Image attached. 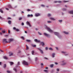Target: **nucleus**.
<instances>
[{
    "instance_id": "nucleus-60",
    "label": "nucleus",
    "mask_w": 73,
    "mask_h": 73,
    "mask_svg": "<svg viewBox=\"0 0 73 73\" xmlns=\"http://www.w3.org/2000/svg\"><path fill=\"white\" fill-rule=\"evenodd\" d=\"M55 64L56 65H57L58 64V63L57 62H55Z\"/></svg>"
},
{
    "instance_id": "nucleus-23",
    "label": "nucleus",
    "mask_w": 73,
    "mask_h": 73,
    "mask_svg": "<svg viewBox=\"0 0 73 73\" xmlns=\"http://www.w3.org/2000/svg\"><path fill=\"white\" fill-rule=\"evenodd\" d=\"M44 71L45 72L48 73V71L47 70H44Z\"/></svg>"
},
{
    "instance_id": "nucleus-14",
    "label": "nucleus",
    "mask_w": 73,
    "mask_h": 73,
    "mask_svg": "<svg viewBox=\"0 0 73 73\" xmlns=\"http://www.w3.org/2000/svg\"><path fill=\"white\" fill-rule=\"evenodd\" d=\"M55 53H53L52 55V58H54L55 57Z\"/></svg>"
},
{
    "instance_id": "nucleus-15",
    "label": "nucleus",
    "mask_w": 73,
    "mask_h": 73,
    "mask_svg": "<svg viewBox=\"0 0 73 73\" xmlns=\"http://www.w3.org/2000/svg\"><path fill=\"white\" fill-rule=\"evenodd\" d=\"M9 56H12L13 55V53L12 52H9Z\"/></svg>"
},
{
    "instance_id": "nucleus-45",
    "label": "nucleus",
    "mask_w": 73,
    "mask_h": 73,
    "mask_svg": "<svg viewBox=\"0 0 73 73\" xmlns=\"http://www.w3.org/2000/svg\"><path fill=\"white\" fill-rule=\"evenodd\" d=\"M7 72L8 73H11V72L7 70Z\"/></svg>"
},
{
    "instance_id": "nucleus-4",
    "label": "nucleus",
    "mask_w": 73,
    "mask_h": 73,
    "mask_svg": "<svg viewBox=\"0 0 73 73\" xmlns=\"http://www.w3.org/2000/svg\"><path fill=\"white\" fill-rule=\"evenodd\" d=\"M3 42L4 43H8V41H7V39H4L3 40Z\"/></svg>"
},
{
    "instance_id": "nucleus-13",
    "label": "nucleus",
    "mask_w": 73,
    "mask_h": 73,
    "mask_svg": "<svg viewBox=\"0 0 73 73\" xmlns=\"http://www.w3.org/2000/svg\"><path fill=\"white\" fill-rule=\"evenodd\" d=\"M40 44L43 46L44 45V42H41Z\"/></svg>"
},
{
    "instance_id": "nucleus-27",
    "label": "nucleus",
    "mask_w": 73,
    "mask_h": 73,
    "mask_svg": "<svg viewBox=\"0 0 73 73\" xmlns=\"http://www.w3.org/2000/svg\"><path fill=\"white\" fill-rule=\"evenodd\" d=\"M2 32L3 34H4L6 32H5V31H2Z\"/></svg>"
},
{
    "instance_id": "nucleus-44",
    "label": "nucleus",
    "mask_w": 73,
    "mask_h": 73,
    "mask_svg": "<svg viewBox=\"0 0 73 73\" xmlns=\"http://www.w3.org/2000/svg\"><path fill=\"white\" fill-rule=\"evenodd\" d=\"M58 21L59 22V23H61V22L62 21V20H59Z\"/></svg>"
},
{
    "instance_id": "nucleus-35",
    "label": "nucleus",
    "mask_w": 73,
    "mask_h": 73,
    "mask_svg": "<svg viewBox=\"0 0 73 73\" xmlns=\"http://www.w3.org/2000/svg\"><path fill=\"white\" fill-rule=\"evenodd\" d=\"M34 50L32 51V54L33 55L34 54Z\"/></svg>"
},
{
    "instance_id": "nucleus-6",
    "label": "nucleus",
    "mask_w": 73,
    "mask_h": 73,
    "mask_svg": "<svg viewBox=\"0 0 73 73\" xmlns=\"http://www.w3.org/2000/svg\"><path fill=\"white\" fill-rule=\"evenodd\" d=\"M13 38H10L9 39V43H10L11 42L13 41Z\"/></svg>"
},
{
    "instance_id": "nucleus-28",
    "label": "nucleus",
    "mask_w": 73,
    "mask_h": 73,
    "mask_svg": "<svg viewBox=\"0 0 73 73\" xmlns=\"http://www.w3.org/2000/svg\"><path fill=\"white\" fill-rule=\"evenodd\" d=\"M54 2H55V3H56V2H58L59 3H60L61 2L60 1H54Z\"/></svg>"
},
{
    "instance_id": "nucleus-58",
    "label": "nucleus",
    "mask_w": 73,
    "mask_h": 73,
    "mask_svg": "<svg viewBox=\"0 0 73 73\" xmlns=\"http://www.w3.org/2000/svg\"><path fill=\"white\" fill-rule=\"evenodd\" d=\"M41 6H42V7H45V6H44V5H41Z\"/></svg>"
},
{
    "instance_id": "nucleus-33",
    "label": "nucleus",
    "mask_w": 73,
    "mask_h": 73,
    "mask_svg": "<svg viewBox=\"0 0 73 73\" xmlns=\"http://www.w3.org/2000/svg\"><path fill=\"white\" fill-rule=\"evenodd\" d=\"M0 12H1V13H3V10L1 9H0Z\"/></svg>"
},
{
    "instance_id": "nucleus-3",
    "label": "nucleus",
    "mask_w": 73,
    "mask_h": 73,
    "mask_svg": "<svg viewBox=\"0 0 73 73\" xmlns=\"http://www.w3.org/2000/svg\"><path fill=\"white\" fill-rule=\"evenodd\" d=\"M23 64L25 65H28V64L27 63V62H26V61H23Z\"/></svg>"
},
{
    "instance_id": "nucleus-34",
    "label": "nucleus",
    "mask_w": 73,
    "mask_h": 73,
    "mask_svg": "<svg viewBox=\"0 0 73 73\" xmlns=\"http://www.w3.org/2000/svg\"><path fill=\"white\" fill-rule=\"evenodd\" d=\"M51 16V14H49V13L48 14V17H50V16Z\"/></svg>"
},
{
    "instance_id": "nucleus-8",
    "label": "nucleus",
    "mask_w": 73,
    "mask_h": 73,
    "mask_svg": "<svg viewBox=\"0 0 73 73\" xmlns=\"http://www.w3.org/2000/svg\"><path fill=\"white\" fill-rule=\"evenodd\" d=\"M26 24H27V25H28L30 27H31V26L30 25V23H29L28 21L26 22Z\"/></svg>"
},
{
    "instance_id": "nucleus-40",
    "label": "nucleus",
    "mask_w": 73,
    "mask_h": 73,
    "mask_svg": "<svg viewBox=\"0 0 73 73\" xmlns=\"http://www.w3.org/2000/svg\"><path fill=\"white\" fill-rule=\"evenodd\" d=\"M38 60L37 58V57H36L35 58V61H37V60Z\"/></svg>"
},
{
    "instance_id": "nucleus-32",
    "label": "nucleus",
    "mask_w": 73,
    "mask_h": 73,
    "mask_svg": "<svg viewBox=\"0 0 73 73\" xmlns=\"http://www.w3.org/2000/svg\"><path fill=\"white\" fill-rule=\"evenodd\" d=\"M66 9L64 8H63L62 9L63 11H66Z\"/></svg>"
},
{
    "instance_id": "nucleus-26",
    "label": "nucleus",
    "mask_w": 73,
    "mask_h": 73,
    "mask_svg": "<svg viewBox=\"0 0 73 73\" xmlns=\"http://www.w3.org/2000/svg\"><path fill=\"white\" fill-rule=\"evenodd\" d=\"M22 19V17H20L19 18V20H21Z\"/></svg>"
},
{
    "instance_id": "nucleus-46",
    "label": "nucleus",
    "mask_w": 73,
    "mask_h": 73,
    "mask_svg": "<svg viewBox=\"0 0 73 73\" xmlns=\"http://www.w3.org/2000/svg\"><path fill=\"white\" fill-rule=\"evenodd\" d=\"M0 51H1V52H2L3 53H4V52H3V50H0Z\"/></svg>"
},
{
    "instance_id": "nucleus-21",
    "label": "nucleus",
    "mask_w": 73,
    "mask_h": 73,
    "mask_svg": "<svg viewBox=\"0 0 73 73\" xmlns=\"http://www.w3.org/2000/svg\"><path fill=\"white\" fill-rule=\"evenodd\" d=\"M10 65H13L14 64V63H13V62H10Z\"/></svg>"
},
{
    "instance_id": "nucleus-19",
    "label": "nucleus",
    "mask_w": 73,
    "mask_h": 73,
    "mask_svg": "<svg viewBox=\"0 0 73 73\" xmlns=\"http://www.w3.org/2000/svg\"><path fill=\"white\" fill-rule=\"evenodd\" d=\"M26 42H31V40H28V39H27L26 40Z\"/></svg>"
},
{
    "instance_id": "nucleus-61",
    "label": "nucleus",
    "mask_w": 73,
    "mask_h": 73,
    "mask_svg": "<svg viewBox=\"0 0 73 73\" xmlns=\"http://www.w3.org/2000/svg\"><path fill=\"white\" fill-rule=\"evenodd\" d=\"M44 59L46 60H48V58H47L44 57Z\"/></svg>"
},
{
    "instance_id": "nucleus-53",
    "label": "nucleus",
    "mask_w": 73,
    "mask_h": 73,
    "mask_svg": "<svg viewBox=\"0 0 73 73\" xmlns=\"http://www.w3.org/2000/svg\"><path fill=\"white\" fill-rule=\"evenodd\" d=\"M64 1V2H65V3H66V2H67L68 1Z\"/></svg>"
},
{
    "instance_id": "nucleus-50",
    "label": "nucleus",
    "mask_w": 73,
    "mask_h": 73,
    "mask_svg": "<svg viewBox=\"0 0 73 73\" xmlns=\"http://www.w3.org/2000/svg\"><path fill=\"white\" fill-rule=\"evenodd\" d=\"M56 70H57V72H58V71H59V69L57 68V69H56Z\"/></svg>"
},
{
    "instance_id": "nucleus-17",
    "label": "nucleus",
    "mask_w": 73,
    "mask_h": 73,
    "mask_svg": "<svg viewBox=\"0 0 73 73\" xmlns=\"http://www.w3.org/2000/svg\"><path fill=\"white\" fill-rule=\"evenodd\" d=\"M3 58L6 60L8 59V58L5 56H3Z\"/></svg>"
},
{
    "instance_id": "nucleus-36",
    "label": "nucleus",
    "mask_w": 73,
    "mask_h": 73,
    "mask_svg": "<svg viewBox=\"0 0 73 73\" xmlns=\"http://www.w3.org/2000/svg\"><path fill=\"white\" fill-rule=\"evenodd\" d=\"M32 46H33V47H36V45H33L32 44Z\"/></svg>"
},
{
    "instance_id": "nucleus-49",
    "label": "nucleus",
    "mask_w": 73,
    "mask_h": 73,
    "mask_svg": "<svg viewBox=\"0 0 73 73\" xmlns=\"http://www.w3.org/2000/svg\"><path fill=\"white\" fill-rule=\"evenodd\" d=\"M13 29L14 30H16V28L15 27H13Z\"/></svg>"
},
{
    "instance_id": "nucleus-20",
    "label": "nucleus",
    "mask_w": 73,
    "mask_h": 73,
    "mask_svg": "<svg viewBox=\"0 0 73 73\" xmlns=\"http://www.w3.org/2000/svg\"><path fill=\"white\" fill-rule=\"evenodd\" d=\"M8 23L9 24H11V21L9 20L8 21Z\"/></svg>"
},
{
    "instance_id": "nucleus-41",
    "label": "nucleus",
    "mask_w": 73,
    "mask_h": 73,
    "mask_svg": "<svg viewBox=\"0 0 73 73\" xmlns=\"http://www.w3.org/2000/svg\"><path fill=\"white\" fill-rule=\"evenodd\" d=\"M21 38L23 40H24V38L23 36H21Z\"/></svg>"
},
{
    "instance_id": "nucleus-30",
    "label": "nucleus",
    "mask_w": 73,
    "mask_h": 73,
    "mask_svg": "<svg viewBox=\"0 0 73 73\" xmlns=\"http://www.w3.org/2000/svg\"><path fill=\"white\" fill-rule=\"evenodd\" d=\"M49 50H53V49L51 48V47L49 48Z\"/></svg>"
},
{
    "instance_id": "nucleus-11",
    "label": "nucleus",
    "mask_w": 73,
    "mask_h": 73,
    "mask_svg": "<svg viewBox=\"0 0 73 73\" xmlns=\"http://www.w3.org/2000/svg\"><path fill=\"white\" fill-rule=\"evenodd\" d=\"M35 41L36 42H40V40H38L37 39H35Z\"/></svg>"
},
{
    "instance_id": "nucleus-1",
    "label": "nucleus",
    "mask_w": 73,
    "mask_h": 73,
    "mask_svg": "<svg viewBox=\"0 0 73 73\" xmlns=\"http://www.w3.org/2000/svg\"><path fill=\"white\" fill-rule=\"evenodd\" d=\"M44 28H46V29H47L48 31L50 33H53V31L51 30L46 25H45L44 26Z\"/></svg>"
},
{
    "instance_id": "nucleus-39",
    "label": "nucleus",
    "mask_w": 73,
    "mask_h": 73,
    "mask_svg": "<svg viewBox=\"0 0 73 73\" xmlns=\"http://www.w3.org/2000/svg\"><path fill=\"white\" fill-rule=\"evenodd\" d=\"M26 49L27 50H28L29 49V47L27 45H26Z\"/></svg>"
},
{
    "instance_id": "nucleus-29",
    "label": "nucleus",
    "mask_w": 73,
    "mask_h": 73,
    "mask_svg": "<svg viewBox=\"0 0 73 73\" xmlns=\"http://www.w3.org/2000/svg\"><path fill=\"white\" fill-rule=\"evenodd\" d=\"M61 53L62 54H65L66 52L64 51H62Z\"/></svg>"
},
{
    "instance_id": "nucleus-37",
    "label": "nucleus",
    "mask_w": 73,
    "mask_h": 73,
    "mask_svg": "<svg viewBox=\"0 0 73 73\" xmlns=\"http://www.w3.org/2000/svg\"><path fill=\"white\" fill-rule=\"evenodd\" d=\"M47 22L48 23H51V22L50 21H47Z\"/></svg>"
},
{
    "instance_id": "nucleus-52",
    "label": "nucleus",
    "mask_w": 73,
    "mask_h": 73,
    "mask_svg": "<svg viewBox=\"0 0 73 73\" xmlns=\"http://www.w3.org/2000/svg\"><path fill=\"white\" fill-rule=\"evenodd\" d=\"M24 23H21V25H24Z\"/></svg>"
},
{
    "instance_id": "nucleus-16",
    "label": "nucleus",
    "mask_w": 73,
    "mask_h": 73,
    "mask_svg": "<svg viewBox=\"0 0 73 73\" xmlns=\"http://www.w3.org/2000/svg\"><path fill=\"white\" fill-rule=\"evenodd\" d=\"M50 19L51 20H53V21H54V20H55V19L53 18H50Z\"/></svg>"
},
{
    "instance_id": "nucleus-22",
    "label": "nucleus",
    "mask_w": 73,
    "mask_h": 73,
    "mask_svg": "<svg viewBox=\"0 0 73 73\" xmlns=\"http://www.w3.org/2000/svg\"><path fill=\"white\" fill-rule=\"evenodd\" d=\"M64 34L66 35H68V32H67L65 31H64Z\"/></svg>"
},
{
    "instance_id": "nucleus-42",
    "label": "nucleus",
    "mask_w": 73,
    "mask_h": 73,
    "mask_svg": "<svg viewBox=\"0 0 73 73\" xmlns=\"http://www.w3.org/2000/svg\"><path fill=\"white\" fill-rule=\"evenodd\" d=\"M38 34L39 35H42V34L41 33H40V32H38Z\"/></svg>"
},
{
    "instance_id": "nucleus-24",
    "label": "nucleus",
    "mask_w": 73,
    "mask_h": 73,
    "mask_svg": "<svg viewBox=\"0 0 73 73\" xmlns=\"http://www.w3.org/2000/svg\"><path fill=\"white\" fill-rule=\"evenodd\" d=\"M8 7H9V8H12V6L10 5H8Z\"/></svg>"
},
{
    "instance_id": "nucleus-56",
    "label": "nucleus",
    "mask_w": 73,
    "mask_h": 73,
    "mask_svg": "<svg viewBox=\"0 0 73 73\" xmlns=\"http://www.w3.org/2000/svg\"><path fill=\"white\" fill-rule=\"evenodd\" d=\"M30 15H27V17H30Z\"/></svg>"
},
{
    "instance_id": "nucleus-63",
    "label": "nucleus",
    "mask_w": 73,
    "mask_h": 73,
    "mask_svg": "<svg viewBox=\"0 0 73 73\" xmlns=\"http://www.w3.org/2000/svg\"><path fill=\"white\" fill-rule=\"evenodd\" d=\"M23 72L22 71H20V73H22Z\"/></svg>"
},
{
    "instance_id": "nucleus-51",
    "label": "nucleus",
    "mask_w": 73,
    "mask_h": 73,
    "mask_svg": "<svg viewBox=\"0 0 73 73\" xmlns=\"http://www.w3.org/2000/svg\"><path fill=\"white\" fill-rule=\"evenodd\" d=\"M8 33L9 34H10V31L9 30L8 31Z\"/></svg>"
},
{
    "instance_id": "nucleus-38",
    "label": "nucleus",
    "mask_w": 73,
    "mask_h": 73,
    "mask_svg": "<svg viewBox=\"0 0 73 73\" xmlns=\"http://www.w3.org/2000/svg\"><path fill=\"white\" fill-rule=\"evenodd\" d=\"M15 30H16V31L17 32H18V31H19V29H16Z\"/></svg>"
},
{
    "instance_id": "nucleus-12",
    "label": "nucleus",
    "mask_w": 73,
    "mask_h": 73,
    "mask_svg": "<svg viewBox=\"0 0 73 73\" xmlns=\"http://www.w3.org/2000/svg\"><path fill=\"white\" fill-rule=\"evenodd\" d=\"M68 13L70 14H72L73 15V11H69Z\"/></svg>"
},
{
    "instance_id": "nucleus-43",
    "label": "nucleus",
    "mask_w": 73,
    "mask_h": 73,
    "mask_svg": "<svg viewBox=\"0 0 73 73\" xmlns=\"http://www.w3.org/2000/svg\"><path fill=\"white\" fill-rule=\"evenodd\" d=\"M7 20H11V17H8L7 18Z\"/></svg>"
},
{
    "instance_id": "nucleus-10",
    "label": "nucleus",
    "mask_w": 73,
    "mask_h": 73,
    "mask_svg": "<svg viewBox=\"0 0 73 73\" xmlns=\"http://www.w3.org/2000/svg\"><path fill=\"white\" fill-rule=\"evenodd\" d=\"M19 65H20V62H18L17 63V64L16 66V68H17V67H18V66H19Z\"/></svg>"
},
{
    "instance_id": "nucleus-57",
    "label": "nucleus",
    "mask_w": 73,
    "mask_h": 73,
    "mask_svg": "<svg viewBox=\"0 0 73 73\" xmlns=\"http://www.w3.org/2000/svg\"><path fill=\"white\" fill-rule=\"evenodd\" d=\"M27 11H28V12H29V11H30V10L29 9H28L27 10Z\"/></svg>"
},
{
    "instance_id": "nucleus-59",
    "label": "nucleus",
    "mask_w": 73,
    "mask_h": 73,
    "mask_svg": "<svg viewBox=\"0 0 73 73\" xmlns=\"http://www.w3.org/2000/svg\"><path fill=\"white\" fill-rule=\"evenodd\" d=\"M66 64V63H63V64H62V65H65Z\"/></svg>"
},
{
    "instance_id": "nucleus-48",
    "label": "nucleus",
    "mask_w": 73,
    "mask_h": 73,
    "mask_svg": "<svg viewBox=\"0 0 73 73\" xmlns=\"http://www.w3.org/2000/svg\"><path fill=\"white\" fill-rule=\"evenodd\" d=\"M48 49V48H47V47H45V50H47Z\"/></svg>"
},
{
    "instance_id": "nucleus-7",
    "label": "nucleus",
    "mask_w": 73,
    "mask_h": 73,
    "mask_svg": "<svg viewBox=\"0 0 73 73\" xmlns=\"http://www.w3.org/2000/svg\"><path fill=\"white\" fill-rule=\"evenodd\" d=\"M44 34L45 36L47 37H49L50 36V35L49 34H48L45 33H44Z\"/></svg>"
},
{
    "instance_id": "nucleus-62",
    "label": "nucleus",
    "mask_w": 73,
    "mask_h": 73,
    "mask_svg": "<svg viewBox=\"0 0 73 73\" xmlns=\"http://www.w3.org/2000/svg\"><path fill=\"white\" fill-rule=\"evenodd\" d=\"M48 69V67H45V69Z\"/></svg>"
},
{
    "instance_id": "nucleus-64",
    "label": "nucleus",
    "mask_w": 73,
    "mask_h": 73,
    "mask_svg": "<svg viewBox=\"0 0 73 73\" xmlns=\"http://www.w3.org/2000/svg\"><path fill=\"white\" fill-rule=\"evenodd\" d=\"M41 66H43V63H41Z\"/></svg>"
},
{
    "instance_id": "nucleus-18",
    "label": "nucleus",
    "mask_w": 73,
    "mask_h": 73,
    "mask_svg": "<svg viewBox=\"0 0 73 73\" xmlns=\"http://www.w3.org/2000/svg\"><path fill=\"white\" fill-rule=\"evenodd\" d=\"M13 70L15 72H17V69L15 68H14L13 69Z\"/></svg>"
},
{
    "instance_id": "nucleus-55",
    "label": "nucleus",
    "mask_w": 73,
    "mask_h": 73,
    "mask_svg": "<svg viewBox=\"0 0 73 73\" xmlns=\"http://www.w3.org/2000/svg\"><path fill=\"white\" fill-rule=\"evenodd\" d=\"M55 48L57 50H58V48L57 47H56Z\"/></svg>"
},
{
    "instance_id": "nucleus-54",
    "label": "nucleus",
    "mask_w": 73,
    "mask_h": 73,
    "mask_svg": "<svg viewBox=\"0 0 73 73\" xmlns=\"http://www.w3.org/2000/svg\"><path fill=\"white\" fill-rule=\"evenodd\" d=\"M30 17H33V15L32 14H31V15H30Z\"/></svg>"
},
{
    "instance_id": "nucleus-47",
    "label": "nucleus",
    "mask_w": 73,
    "mask_h": 73,
    "mask_svg": "<svg viewBox=\"0 0 73 73\" xmlns=\"http://www.w3.org/2000/svg\"><path fill=\"white\" fill-rule=\"evenodd\" d=\"M0 19L1 20H3L4 19V18H3L2 17H0Z\"/></svg>"
},
{
    "instance_id": "nucleus-2",
    "label": "nucleus",
    "mask_w": 73,
    "mask_h": 73,
    "mask_svg": "<svg viewBox=\"0 0 73 73\" xmlns=\"http://www.w3.org/2000/svg\"><path fill=\"white\" fill-rule=\"evenodd\" d=\"M54 33L55 35L57 36L59 38H61V36L59 35V34L58 33L54 32Z\"/></svg>"
},
{
    "instance_id": "nucleus-5",
    "label": "nucleus",
    "mask_w": 73,
    "mask_h": 73,
    "mask_svg": "<svg viewBox=\"0 0 73 73\" xmlns=\"http://www.w3.org/2000/svg\"><path fill=\"white\" fill-rule=\"evenodd\" d=\"M37 49H38V50H39L40 51V52L41 53V54H43V51L41 49H40L39 48H38Z\"/></svg>"
},
{
    "instance_id": "nucleus-25",
    "label": "nucleus",
    "mask_w": 73,
    "mask_h": 73,
    "mask_svg": "<svg viewBox=\"0 0 73 73\" xmlns=\"http://www.w3.org/2000/svg\"><path fill=\"white\" fill-rule=\"evenodd\" d=\"M53 66H54V65L53 64H52L50 65V68H52L53 67Z\"/></svg>"
},
{
    "instance_id": "nucleus-31",
    "label": "nucleus",
    "mask_w": 73,
    "mask_h": 73,
    "mask_svg": "<svg viewBox=\"0 0 73 73\" xmlns=\"http://www.w3.org/2000/svg\"><path fill=\"white\" fill-rule=\"evenodd\" d=\"M6 67V64H5L4 65H3V68H5Z\"/></svg>"
},
{
    "instance_id": "nucleus-9",
    "label": "nucleus",
    "mask_w": 73,
    "mask_h": 73,
    "mask_svg": "<svg viewBox=\"0 0 73 73\" xmlns=\"http://www.w3.org/2000/svg\"><path fill=\"white\" fill-rule=\"evenodd\" d=\"M35 16L36 17H38V16H40V14L39 13H36L35 15Z\"/></svg>"
}]
</instances>
